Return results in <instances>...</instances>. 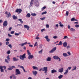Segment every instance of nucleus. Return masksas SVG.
Listing matches in <instances>:
<instances>
[{"label": "nucleus", "instance_id": "nucleus-1", "mask_svg": "<svg viewBox=\"0 0 79 79\" xmlns=\"http://www.w3.org/2000/svg\"><path fill=\"white\" fill-rule=\"evenodd\" d=\"M19 58L20 60H24V58H26V54L24 53L22 55H21L19 56Z\"/></svg>", "mask_w": 79, "mask_h": 79}, {"label": "nucleus", "instance_id": "nucleus-2", "mask_svg": "<svg viewBox=\"0 0 79 79\" xmlns=\"http://www.w3.org/2000/svg\"><path fill=\"white\" fill-rule=\"evenodd\" d=\"M6 58L7 59H5V61L6 63H9V61H10V55H9L7 56Z\"/></svg>", "mask_w": 79, "mask_h": 79}, {"label": "nucleus", "instance_id": "nucleus-3", "mask_svg": "<svg viewBox=\"0 0 79 79\" xmlns=\"http://www.w3.org/2000/svg\"><path fill=\"white\" fill-rule=\"evenodd\" d=\"M53 58L54 60H58L59 61H61V59L58 56H53Z\"/></svg>", "mask_w": 79, "mask_h": 79}, {"label": "nucleus", "instance_id": "nucleus-4", "mask_svg": "<svg viewBox=\"0 0 79 79\" xmlns=\"http://www.w3.org/2000/svg\"><path fill=\"white\" fill-rule=\"evenodd\" d=\"M42 71H44V73H47L48 71V68L47 67H44L43 68V69L42 70Z\"/></svg>", "mask_w": 79, "mask_h": 79}, {"label": "nucleus", "instance_id": "nucleus-5", "mask_svg": "<svg viewBox=\"0 0 79 79\" xmlns=\"http://www.w3.org/2000/svg\"><path fill=\"white\" fill-rule=\"evenodd\" d=\"M21 74V72L19 71V70L18 69H16L15 70V75H18Z\"/></svg>", "mask_w": 79, "mask_h": 79}, {"label": "nucleus", "instance_id": "nucleus-6", "mask_svg": "<svg viewBox=\"0 0 79 79\" xmlns=\"http://www.w3.org/2000/svg\"><path fill=\"white\" fill-rule=\"evenodd\" d=\"M5 13L6 15H7L6 17L7 18H10V17L11 16V14L10 13V12H8H8L6 11Z\"/></svg>", "mask_w": 79, "mask_h": 79}, {"label": "nucleus", "instance_id": "nucleus-7", "mask_svg": "<svg viewBox=\"0 0 79 79\" xmlns=\"http://www.w3.org/2000/svg\"><path fill=\"white\" fill-rule=\"evenodd\" d=\"M56 50V48H54L51 51H49V53H53V52H54L55 51V50Z\"/></svg>", "mask_w": 79, "mask_h": 79}, {"label": "nucleus", "instance_id": "nucleus-8", "mask_svg": "<svg viewBox=\"0 0 79 79\" xmlns=\"http://www.w3.org/2000/svg\"><path fill=\"white\" fill-rule=\"evenodd\" d=\"M7 25H8V22H7V21L6 20L3 23V26L4 27H6V26H7Z\"/></svg>", "mask_w": 79, "mask_h": 79}, {"label": "nucleus", "instance_id": "nucleus-9", "mask_svg": "<svg viewBox=\"0 0 79 79\" xmlns=\"http://www.w3.org/2000/svg\"><path fill=\"white\" fill-rule=\"evenodd\" d=\"M22 11V10H21V9H17L15 11V12H17V13H21Z\"/></svg>", "mask_w": 79, "mask_h": 79}, {"label": "nucleus", "instance_id": "nucleus-10", "mask_svg": "<svg viewBox=\"0 0 79 79\" xmlns=\"http://www.w3.org/2000/svg\"><path fill=\"white\" fill-rule=\"evenodd\" d=\"M34 58V56L33 55H30L28 57V58L29 60H31Z\"/></svg>", "mask_w": 79, "mask_h": 79}, {"label": "nucleus", "instance_id": "nucleus-11", "mask_svg": "<svg viewBox=\"0 0 79 79\" xmlns=\"http://www.w3.org/2000/svg\"><path fill=\"white\" fill-rule=\"evenodd\" d=\"M34 0H31L30 3V5H29V6L30 7L32 6V5L34 3Z\"/></svg>", "mask_w": 79, "mask_h": 79}, {"label": "nucleus", "instance_id": "nucleus-12", "mask_svg": "<svg viewBox=\"0 0 79 79\" xmlns=\"http://www.w3.org/2000/svg\"><path fill=\"white\" fill-rule=\"evenodd\" d=\"M63 71V68H62L61 69H59L58 72L59 73H62Z\"/></svg>", "mask_w": 79, "mask_h": 79}, {"label": "nucleus", "instance_id": "nucleus-13", "mask_svg": "<svg viewBox=\"0 0 79 79\" xmlns=\"http://www.w3.org/2000/svg\"><path fill=\"white\" fill-rule=\"evenodd\" d=\"M67 45L68 44L66 42H64L63 44V45L64 47H67Z\"/></svg>", "mask_w": 79, "mask_h": 79}, {"label": "nucleus", "instance_id": "nucleus-14", "mask_svg": "<svg viewBox=\"0 0 79 79\" xmlns=\"http://www.w3.org/2000/svg\"><path fill=\"white\" fill-rule=\"evenodd\" d=\"M32 73L34 76H36L37 74V72L36 71H32Z\"/></svg>", "mask_w": 79, "mask_h": 79}, {"label": "nucleus", "instance_id": "nucleus-15", "mask_svg": "<svg viewBox=\"0 0 79 79\" xmlns=\"http://www.w3.org/2000/svg\"><path fill=\"white\" fill-rule=\"evenodd\" d=\"M24 28H26L27 29V30H29V27L27 25H24Z\"/></svg>", "mask_w": 79, "mask_h": 79}, {"label": "nucleus", "instance_id": "nucleus-16", "mask_svg": "<svg viewBox=\"0 0 79 79\" xmlns=\"http://www.w3.org/2000/svg\"><path fill=\"white\" fill-rule=\"evenodd\" d=\"M0 69H1V73H3L4 72V70L3 69L2 66H0Z\"/></svg>", "mask_w": 79, "mask_h": 79}, {"label": "nucleus", "instance_id": "nucleus-17", "mask_svg": "<svg viewBox=\"0 0 79 79\" xmlns=\"http://www.w3.org/2000/svg\"><path fill=\"white\" fill-rule=\"evenodd\" d=\"M56 72H57V71L54 69L52 70L51 71V73L52 74H53V73H56Z\"/></svg>", "mask_w": 79, "mask_h": 79}, {"label": "nucleus", "instance_id": "nucleus-18", "mask_svg": "<svg viewBox=\"0 0 79 79\" xmlns=\"http://www.w3.org/2000/svg\"><path fill=\"white\" fill-rule=\"evenodd\" d=\"M19 60V59L18 58L16 59V57H14L13 58V60L14 61H18Z\"/></svg>", "mask_w": 79, "mask_h": 79}, {"label": "nucleus", "instance_id": "nucleus-19", "mask_svg": "<svg viewBox=\"0 0 79 79\" xmlns=\"http://www.w3.org/2000/svg\"><path fill=\"white\" fill-rule=\"evenodd\" d=\"M51 57H48L47 58L46 60H47V61H51Z\"/></svg>", "mask_w": 79, "mask_h": 79}, {"label": "nucleus", "instance_id": "nucleus-20", "mask_svg": "<svg viewBox=\"0 0 79 79\" xmlns=\"http://www.w3.org/2000/svg\"><path fill=\"white\" fill-rule=\"evenodd\" d=\"M59 24L60 25L59 26H60V27H64V25L63 24H61V22H60L59 23Z\"/></svg>", "mask_w": 79, "mask_h": 79}, {"label": "nucleus", "instance_id": "nucleus-21", "mask_svg": "<svg viewBox=\"0 0 79 79\" xmlns=\"http://www.w3.org/2000/svg\"><path fill=\"white\" fill-rule=\"evenodd\" d=\"M13 18L14 19H18V17H17L15 15H13Z\"/></svg>", "mask_w": 79, "mask_h": 79}, {"label": "nucleus", "instance_id": "nucleus-22", "mask_svg": "<svg viewBox=\"0 0 79 79\" xmlns=\"http://www.w3.org/2000/svg\"><path fill=\"white\" fill-rule=\"evenodd\" d=\"M18 20L19 21H20V23H21V24H23V21H22V19H19Z\"/></svg>", "mask_w": 79, "mask_h": 79}, {"label": "nucleus", "instance_id": "nucleus-23", "mask_svg": "<svg viewBox=\"0 0 79 79\" xmlns=\"http://www.w3.org/2000/svg\"><path fill=\"white\" fill-rule=\"evenodd\" d=\"M63 56H64L65 57H66V56H68V54H67L66 53H63Z\"/></svg>", "mask_w": 79, "mask_h": 79}, {"label": "nucleus", "instance_id": "nucleus-24", "mask_svg": "<svg viewBox=\"0 0 79 79\" xmlns=\"http://www.w3.org/2000/svg\"><path fill=\"white\" fill-rule=\"evenodd\" d=\"M68 69H67L65 70V72L64 73V74L66 75L68 74Z\"/></svg>", "mask_w": 79, "mask_h": 79}, {"label": "nucleus", "instance_id": "nucleus-25", "mask_svg": "<svg viewBox=\"0 0 79 79\" xmlns=\"http://www.w3.org/2000/svg\"><path fill=\"white\" fill-rule=\"evenodd\" d=\"M32 68L34 69H36L37 70H38V68L36 67L35 66H33Z\"/></svg>", "mask_w": 79, "mask_h": 79}, {"label": "nucleus", "instance_id": "nucleus-26", "mask_svg": "<svg viewBox=\"0 0 79 79\" xmlns=\"http://www.w3.org/2000/svg\"><path fill=\"white\" fill-rule=\"evenodd\" d=\"M27 18H30L31 17V14L30 13H28L26 15Z\"/></svg>", "mask_w": 79, "mask_h": 79}, {"label": "nucleus", "instance_id": "nucleus-27", "mask_svg": "<svg viewBox=\"0 0 79 79\" xmlns=\"http://www.w3.org/2000/svg\"><path fill=\"white\" fill-rule=\"evenodd\" d=\"M63 77V75H61L58 76V78L59 79H61L62 77Z\"/></svg>", "mask_w": 79, "mask_h": 79}, {"label": "nucleus", "instance_id": "nucleus-28", "mask_svg": "<svg viewBox=\"0 0 79 79\" xmlns=\"http://www.w3.org/2000/svg\"><path fill=\"white\" fill-rule=\"evenodd\" d=\"M73 68H74V69H72V71H74L75 70H76V66H73Z\"/></svg>", "mask_w": 79, "mask_h": 79}, {"label": "nucleus", "instance_id": "nucleus-29", "mask_svg": "<svg viewBox=\"0 0 79 79\" xmlns=\"http://www.w3.org/2000/svg\"><path fill=\"white\" fill-rule=\"evenodd\" d=\"M35 46H36V47L38 46V44H37V42H35L34 45V47H35Z\"/></svg>", "mask_w": 79, "mask_h": 79}, {"label": "nucleus", "instance_id": "nucleus-30", "mask_svg": "<svg viewBox=\"0 0 79 79\" xmlns=\"http://www.w3.org/2000/svg\"><path fill=\"white\" fill-rule=\"evenodd\" d=\"M31 16H35L37 15V14L35 13H34V14L32 13V14H31Z\"/></svg>", "mask_w": 79, "mask_h": 79}, {"label": "nucleus", "instance_id": "nucleus-31", "mask_svg": "<svg viewBox=\"0 0 79 79\" xmlns=\"http://www.w3.org/2000/svg\"><path fill=\"white\" fill-rule=\"evenodd\" d=\"M8 70V71H10V70H12V69H13V68L12 67H10V68H9L7 69Z\"/></svg>", "mask_w": 79, "mask_h": 79}, {"label": "nucleus", "instance_id": "nucleus-32", "mask_svg": "<svg viewBox=\"0 0 79 79\" xmlns=\"http://www.w3.org/2000/svg\"><path fill=\"white\" fill-rule=\"evenodd\" d=\"M27 53H28V56H29V55H31V53L30 52H29V50H27Z\"/></svg>", "mask_w": 79, "mask_h": 79}, {"label": "nucleus", "instance_id": "nucleus-33", "mask_svg": "<svg viewBox=\"0 0 79 79\" xmlns=\"http://www.w3.org/2000/svg\"><path fill=\"white\" fill-rule=\"evenodd\" d=\"M58 45H62V42H61V41H60L59 44H58Z\"/></svg>", "mask_w": 79, "mask_h": 79}, {"label": "nucleus", "instance_id": "nucleus-34", "mask_svg": "<svg viewBox=\"0 0 79 79\" xmlns=\"http://www.w3.org/2000/svg\"><path fill=\"white\" fill-rule=\"evenodd\" d=\"M47 11H45L44 12H43L41 15H45V14H46L47 13Z\"/></svg>", "mask_w": 79, "mask_h": 79}, {"label": "nucleus", "instance_id": "nucleus-35", "mask_svg": "<svg viewBox=\"0 0 79 79\" xmlns=\"http://www.w3.org/2000/svg\"><path fill=\"white\" fill-rule=\"evenodd\" d=\"M8 47H9L10 48H12V46L11 44H10L8 45Z\"/></svg>", "mask_w": 79, "mask_h": 79}, {"label": "nucleus", "instance_id": "nucleus-36", "mask_svg": "<svg viewBox=\"0 0 79 79\" xmlns=\"http://www.w3.org/2000/svg\"><path fill=\"white\" fill-rule=\"evenodd\" d=\"M53 39H57V38H58V36H57L55 35L53 37Z\"/></svg>", "mask_w": 79, "mask_h": 79}, {"label": "nucleus", "instance_id": "nucleus-37", "mask_svg": "<svg viewBox=\"0 0 79 79\" xmlns=\"http://www.w3.org/2000/svg\"><path fill=\"white\" fill-rule=\"evenodd\" d=\"M75 19V18H72V19H71V21H74Z\"/></svg>", "mask_w": 79, "mask_h": 79}, {"label": "nucleus", "instance_id": "nucleus-38", "mask_svg": "<svg viewBox=\"0 0 79 79\" xmlns=\"http://www.w3.org/2000/svg\"><path fill=\"white\" fill-rule=\"evenodd\" d=\"M45 8H46V7L44 6L42 8L41 10H42V11H43V10H45Z\"/></svg>", "mask_w": 79, "mask_h": 79}, {"label": "nucleus", "instance_id": "nucleus-39", "mask_svg": "<svg viewBox=\"0 0 79 79\" xmlns=\"http://www.w3.org/2000/svg\"><path fill=\"white\" fill-rule=\"evenodd\" d=\"M12 76L13 77V79H16V76H15V75H13Z\"/></svg>", "mask_w": 79, "mask_h": 79}, {"label": "nucleus", "instance_id": "nucleus-40", "mask_svg": "<svg viewBox=\"0 0 79 79\" xmlns=\"http://www.w3.org/2000/svg\"><path fill=\"white\" fill-rule=\"evenodd\" d=\"M45 19V17H44V18H40V19H41V20H44Z\"/></svg>", "mask_w": 79, "mask_h": 79}, {"label": "nucleus", "instance_id": "nucleus-41", "mask_svg": "<svg viewBox=\"0 0 79 79\" xmlns=\"http://www.w3.org/2000/svg\"><path fill=\"white\" fill-rule=\"evenodd\" d=\"M43 50V49H42L41 51H40L39 52V53H42V50Z\"/></svg>", "mask_w": 79, "mask_h": 79}, {"label": "nucleus", "instance_id": "nucleus-42", "mask_svg": "<svg viewBox=\"0 0 79 79\" xmlns=\"http://www.w3.org/2000/svg\"><path fill=\"white\" fill-rule=\"evenodd\" d=\"M68 15H69V12L68 11H66V15L67 16H68Z\"/></svg>", "mask_w": 79, "mask_h": 79}, {"label": "nucleus", "instance_id": "nucleus-43", "mask_svg": "<svg viewBox=\"0 0 79 79\" xmlns=\"http://www.w3.org/2000/svg\"><path fill=\"white\" fill-rule=\"evenodd\" d=\"M10 43V42L7 41L6 42V45H8Z\"/></svg>", "mask_w": 79, "mask_h": 79}, {"label": "nucleus", "instance_id": "nucleus-44", "mask_svg": "<svg viewBox=\"0 0 79 79\" xmlns=\"http://www.w3.org/2000/svg\"><path fill=\"white\" fill-rule=\"evenodd\" d=\"M44 38L46 40L48 39V35H46L45 36V37H44Z\"/></svg>", "mask_w": 79, "mask_h": 79}, {"label": "nucleus", "instance_id": "nucleus-45", "mask_svg": "<svg viewBox=\"0 0 79 79\" xmlns=\"http://www.w3.org/2000/svg\"><path fill=\"white\" fill-rule=\"evenodd\" d=\"M70 48H71V47L69 45L67 46V49H69Z\"/></svg>", "mask_w": 79, "mask_h": 79}, {"label": "nucleus", "instance_id": "nucleus-46", "mask_svg": "<svg viewBox=\"0 0 79 79\" xmlns=\"http://www.w3.org/2000/svg\"><path fill=\"white\" fill-rule=\"evenodd\" d=\"M74 30H75L73 28H70V31H74Z\"/></svg>", "mask_w": 79, "mask_h": 79}, {"label": "nucleus", "instance_id": "nucleus-47", "mask_svg": "<svg viewBox=\"0 0 79 79\" xmlns=\"http://www.w3.org/2000/svg\"><path fill=\"white\" fill-rule=\"evenodd\" d=\"M71 69V67H68V68H67V69H68H68H69V70H70Z\"/></svg>", "mask_w": 79, "mask_h": 79}, {"label": "nucleus", "instance_id": "nucleus-48", "mask_svg": "<svg viewBox=\"0 0 79 79\" xmlns=\"http://www.w3.org/2000/svg\"><path fill=\"white\" fill-rule=\"evenodd\" d=\"M46 28H49V25L48 24L46 25Z\"/></svg>", "mask_w": 79, "mask_h": 79}, {"label": "nucleus", "instance_id": "nucleus-49", "mask_svg": "<svg viewBox=\"0 0 79 79\" xmlns=\"http://www.w3.org/2000/svg\"><path fill=\"white\" fill-rule=\"evenodd\" d=\"M11 29H12V27H10L9 28V30H8V31H11Z\"/></svg>", "mask_w": 79, "mask_h": 79}, {"label": "nucleus", "instance_id": "nucleus-50", "mask_svg": "<svg viewBox=\"0 0 79 79\" xmlns=\"http://www.w3.org/2000/svg\"><path fill=\"white\" fill-rule=\"evenodd\" d=\"M10 51H8L7 52V54H10Z\"/></svg>", "mask_w": 79, "mask_h": 79}, {"label": "nucleus", "instance_id": "nucleus-51", "mask_svg": "<svg viewBox=\"0 0 79 79\" xmlns=\"http://www.w3.org/2000/svg\"><path fill=\"white\" fill-rule=\"evenodd\" d=\"M46 40L47 42H50V39H48H48H46Z\"/></svg>", "mask_w": 79, "mask_h": 79}, {"label": "nucleus", "instance_id": "nucleus-52", "mask_svg": "<svg viewBox=\"0 0 79 79\" xmlns=\"http://www.w3.org/2000/svg\"><path fill=\"white\" fill-rule=\"evenodd\" d=\"M75 27H79V25H75Z\"/></svg>", "mask_w": 79, "mask_h": 79}, {"label": "nucleus", "instance_id": "nucleus-53", "mask_svg": "<svg viewBox=\"0 0 79 79\" xmlns=\"http://www.w3.org/2000/svg\"><path fill=\"white\" fill-rule=\"evenodd\" d=\"M14 33H15V31H11V32L10 34H14Z\"/></svg>", "mask_w": 79, "mask_h": 79}, {"label": "nucleus", "instance_id": "nucleus-54", "mask_svg": "<svg viewBox=\"0 0 79 79\" xmlns=\"http://www.w3.org/2000/svg\"><path fill=\"white\" fill-rule=\"evenodd\" d=\"M19 45H20L21 47H23L24 46L23 43L22 44H19Z\"/></svg>", "mask_w": 79, "mask_h": 79}, {"label": "nucleus", "instance_id": "nucleus-55", "mask_svg": "<svg viewBox=\"0 0 79 79\" xmlns=\"http://www.w3.org/2000/svg\"><path fill=\"white\" fill-rule=\"evenodd\" d=\"M2 68H3L4 69H6V66H2Z\"/></svg>", "mask_w": 79, "mask_h": 79}, {"label": "nucleus", "instance_id": "nucleus-56", "mask_svg": "<svg viewBox=\"0 0 79 79\" xmlns=\"http://www.w3.org/2000/svg\"><path fill=\"white\" fill-rule=\"evenodd\" d=\"M67 53L70 56L71 55V53H70V52H67Z\"/></svg>", "mask_w": 79, "mask_h": 79}, {"label": "nucleus", "instance_id": "nucleus-57", "mask_svg": "<svg viewBox=\"0 0 79 79\" xmlns=\"http://www.w3.org/2000/svg\"><path fill=\"white\" fill-rule=\"evenodd\" d=\"M6 41H10V39L8 38L6 39Z\"/></svg>", "mask_w": 79, "mask_h": 79}, {"label": "nucleus", "instance_id": "nucleus-58", "mask_svg": "<svg viewBox=\"0 0 79 79\" xmlns=\"http://www.w3.org/2000/svg\"><path fill=\"white\" fill-rule=\"evenodd\" d=\"M23 45H27V42H25V43H23Z\"/></svg>", "mask_w": 79, "mask_h": 79}, {"label": "nucleus", "instance_id": "nucleus-59", "mask_svg": "<svg viewBox=\"0 0 79 79\" xmlns=\"http://www.w3.org/2000/svg\"><path fill=\"white\" fill-rule=\"evenodd\" d=\"M8 36L9 37H12V35H10L9 33L8 34Z\"/></svg>", "mask_w": 79, "mask_h": 79}, {"label": "nucleus", "instance_id": "nucleus-60", "mask_svg": "<svg viewBox=\"0 0 79 79\" xmlns=\"http://www.w3.org/2000/svg\"><path fill=\"white\" fill-rule=\"evenodd\" d=\"M15 35H19V33H15Z\"/></svg>", "mask_w": 79, "mask_h": 79}, {"label": "nucleus", "instance_id": "nucleus-61", "mask_svg": "<svg viewBox=\"0 0 79 79\" xmlns=\"http://www.w3.org/2000/svg\"><path fill=\"white\" fill-rule=\"evenodd\" d=\"M68 37V36H64V38H63V39H66V38H67Z\"/></svg>", "mask_w": 79, "mask_h": 79}, {"label": "nucleus", "instance_id": "nucleus-62", "mask_svg": "<svg viewBox=\"0 0 79 79\" xmlns=\"http://www.w3.org/2000/svg\"><path fill=\"white\" fill-rule=\"evenodd\" d=\"M20 68H22L23 69H24V67L23 66H20Z\"/></svg>", "mask_w": 79, "mask_h": 79}, {"label": "nucleus", "instance_id": "nucleus-63", "mask_svg": "<svg viewBox=\"0 0 79 79\" xmlns=\"http://www.w3.org/2000/svg\"><path fill=\"white\" fill-rule=\"evenodd\" d=\"M44 31H45V29H42L41 30V32H43Z\"/></svg>", "mask_w": 79, "mask_h": 79}, {"label": "nucleus", "instance_id": "nucleus-64", "mask_svg": "<svg viewBox=\"0 0 79 79\" xmlns=\"http://www.w3.org/2000/svg\"><path fill=\"white\" fill-rule=\"evenodd\" d=\"M35 39L38 40V39H39V37H37L35 38Z\"/></svg>", "mask_w": 79, "mask_h": 79}]
</instances>
